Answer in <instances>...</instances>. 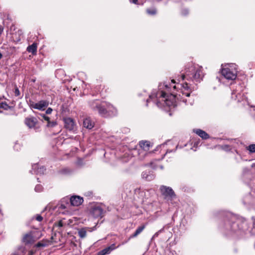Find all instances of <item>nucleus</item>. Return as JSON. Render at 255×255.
I'll use <instances>...</instances> for the list:
<instances>
[{
	"label": "nucleus",
	"mask_w": 255,
	"mask_h": 255,
	"mask_svg": "<svg viewBox=\"0 0 255 255\" xmlns=\"http://www.w3.org/2000/svg\"><path fill=\"white\" fill-rule=\"evenodd\" d=\"M204 76L202 72V68L199 66H195L192 63L189 64L188 67L185 68V74L181 76L182 80L186 78L187 80H191L195 82H200Z\"/></svg>",
	"instance_id": "1"
},
{
	"label": "nucleus",
	"mask_w": 255,
	"mask_h": 255,
	"mask_svg": "<svg viewBox=\"0 0 255 255\" xmlns=\"http://www.w3.org/2000/svg\"><path fill=\"white\" fill-rule=\"evenodd\" d=\"M181 88V100L186 105H192L194 102L193 96H190L192 90L188 86V84L185 82L182 85Z\"/></svg>",
	"instance_id": "2"
},
{
	"label": "nucleus",
	"mask_w": 255,
	"mask_h": 255,
	"mask_svg": "<svg viewBox=\"0 0 255 255\" xmlns=\"http://www.w3.org/2000/svg\"><path fill=\"white\" fill-rule=\"evenodd\" d=\"M222 75L227 79L233 80L237 77V71L234 65L222 68Z\"/></svg>",
	"instance_id": "3"
},
{
	"label": "nucleus",
	"mask_w": 255,
	"mask_h": 255,
	"mask_svg": "<svg viewBox=\"0 0 255 255\" xmlns=\"http://www.w3.org/2000/svg\"><path fill=\"white\" fill-rule=\"evenodd\" d=\"M160 190L165 199H172L176 196L174 191L170 187L162 185L160 187Z\"/></svg>",
	"instance_id": "4"
},
{
	"label": "nucleus",
	"mask_w": 255,
	"mask_h": 255,
	"mask_svg": "<svg viewBox=\"0 0 255 255\" xmlns=\"http://www.w3.org/2000/svg\"><path fill=\"white\" fill-rule=\"evenodd\" d=\"M64 127L67 129L73 132H75L76 130V124L73 119L71 118H66L64 119Z\"/></svg>",
	"instance_id": "5"
},
{
	"label": "nucleus",
	"mask_w": 255,
	"mask_h": 255,
	"mask_svg": "<svg viewBox=\"0 0 255 255\" xmlns=\"http://www.w3.org/2000/svg\"><path fill=\"white\" fill-rule=\"evenodd\" d=\"M90 213L95 218H102L104 216V212L101 207L95 205L91 208Z\"/></svg>",
	"instance_id": "6"
},
{
	"label": "nucleus",
	"mask_w": 255,
	"mask_h": 255,
	"mask_svg": "<svg viewBox=\"0 0 255 255\" xmlns=\"http://www.w3.org/2000/svg\"><path fill=\"white\" fill-rule=\"evenodd\" d=\"M24 123L29 128H37L38 120L34 117H28L25 118Z\"/></svg>",
	"instance_id": "7"
},
{
	"label": "nucleus",
	"mask_w": 255,
	"mask_h": 255,
	"mask_svg": "<svg viewBox=\"0 0 255 255\" xmlns=\"http://www.w3.org/2000/svg\"><path fill=\"white\" fill-rule=\"evenodd\" d=\"M70 201L72 206H78L83 202V199L79 196L74 195L70 198Z\"/></svg>",
	"instance_id": "8"
},
{
	"label": "nucleus",
	"mask_w": 255,
	"mask_h": 255,
	"mask_svg": "<svg viewBox=\"0 0 255 255\" xmlns=\"http://www.w3.org/2000/svg\"><path fill=\"white\" fill-rule=\"evenodd\" d=\"M35 241L31 232L26 234L22 238V242L25 245L32 244Z\"/></svg>",
	"instance_id": "9"
},
{
	"label": "nucleus",
	"mask_w": 255,
	"mask_h": 255,
	"mask_svg": "<svg viewBox=\"0 0 255 255\" xmlns=\"http://www.w3.org/2000/svg\"><path fill=\"white\" fill-rule=\"evenodd\" d=\"M107 103L106 102H101V105L98 108V111L99 114L103 117H108V110L107 108Z\"/></svg>",
	"instance_id": "10"
},
{
	"label": "nucleus",
	"mask_w": 255,
	"mask_h": 255,
	"mask_svg": "<svg viewBox=\"0 0 255 255\" xmlns=\"http://www.w3.org/2000/svg\"><path fill=\"white\" fill-rule=\"evenodd\" d=\"M139 146L140 147L141 150H142L145 152L144 154L145 155L147 153V151L149 150L150 147L152 145L149 141L141 140L139 142Z\"/></svg>",
	"instance_id": "11"
},
{
	"label": "nucleus",
	"mask_w": 255,
	"mask_h": 255,
	"mask_svg": "<svg viewBox=\"0 0 255 255\" xmlns=\"http://www.w3.org/2000/svg\"><path fill=\"white\" fill-rule=\"evenodd\" d=\"M119 246L117 247H119ZM117 248V247H116V245L115 244H113L111 245L110 246L108 247L101 251L99 252L98 254V255H106L107 254H110L112 251L116 249Z\"/></svg>",
	"instance_id": "12"
},
{
	"label": "nucleus",
	"mask_w": 255,
	"mask_h": 255,
	"mask_svg": "<svg viewBox=\"0 0 255 255\" xmlns=\"http://www.w3.org/2000/svg\"><path fill=\"white\" fill-rule=\"evenodd\" d=\"M48 105V102L46 101H40L33 105V108L36 109L42 110Z\"/></svg>",
	"instance_id": "13"
},
{
	"label": "nucleus",
	"mask_w": 255,
	"mask_h": 255,
	"mask_svg": "<svg viewBox=\"0 0 255 255\" xmlns=\"http://www.w3.org/2000/svg\"><path fill=\"white\" fill-rule=\"evenodd\" d=\"M83 126L88 129H92L94 126V122L90 118H87L83 121Z\"/></svg>",
	"instance_id": "14"
},
{
	"label": "nucleus",
	"mask_w": 255,
	"mask_h": 255,
	"mask_svg": "<svg viewBox=\"0 0 255 255\" xmlns=\"http://www.w3.org/2000/svg\"><path fill=\"white\" fill-rule=\"evenodd\" d=\"M193 131L204 139L209 138V135L205 131L200 129H195Z\"/></svg>",
	"instance_id": "15"
},
{
	"label": "nucleus",
	"mask_w": 255,
	"mask_h": 255,
	"mask_svg": "<svg viewBox=\"0 0 255 255\" xmlns=\"http://www.w3.org/2000/svg\"><path fill=\"white\" fill-rule=\"evenodd\" d=\"M101 102L98 100H95L89 102V106L94 111H97L101 105Z\"/></svg>",
	"instance_id": "16"
},
{
	"label": "nucleus",
	"mask_w": 255,
	"mask_h": 255,
	"mask_svg": "<svg viewBox=\"0 0 255 255\" xmlns=\"http://www.w3.org/2000/svg\"><path fill=\"white\" fill-rule=\"evenodd\" d=\"M108 116L115 115L116 113V109L111 104L107 103Z\"/></svg>",
	"instance_id": "17"
},
{
	"label": "nucleus",
	"mask_w": 255,
	"mask_h": 255,
	"mask_svg": "<svg viewBox=\"0 0 255 255\" xmlns=\"http://www.w3.org/2000/svg\"><path fill=\"white\" fill-rule=\"evenodd\" d=\"M27 51L29 53L35 54L37 51V44L34 43L31 45H29L27 48Z\"/></svg>",
	"instance_id": "18"
},
{
	"label": "nucleus",
	"mask_w": 255,
	"mask_h": 255,
	"mask_svg": "<svg viewBox=\"0 0 255 255\" xmlns=\"http://www.w3.org/2000/svg\"><path fill=\"white\" fill-rule=\"evenodd\" d=\"M145 227V225H142L137 228L136 230L134 233L130 236V238H134L136 237L137 235H138L140 233H141L142 231L144 229Z\"/></svg>",
	"instance_id": "19"
},
{
	"label": "nucleus",
	"mask_w": 255,
	"mask_h": 255,
	"mask_svg": "<svg viewBox=\"0 0 255 255\" xmlns=\"http://www.w3.org/2000/svg\"><path fill=\"white\" fill-rule=\"evenodd\" d=\"M78 235L81 238H84L87 236L86 228H82L78 231Z\"/></svg>",
	"instance_id": "20"
},
{
	"label": "nucleus",
	"mask_w": 255,
	"mask_h": 255,
	"mask_svg": "<svg viewBox=\"0 0 255 255\" xmlns=\"http://www.w3.org/2000/svg\"><path fill=\"white\" fill-rule=\"evenodd\" d=\"M68 200L67 199L63 198L62 200V203L59 206V208L61 209H65L67 208V206L69 205V203L67 202Z\"/></svg>",
	"instance_id": "21"
},
{
	"label": "nucleus",
	"mask_w": 255,
	"mask_h": 255,
	"mask_svg": "<svg viewBox=\"0 0 255 255\" xmlns=\"http://www.w3.org/2000/svg\"><path fill=\"white\" fill-rule=\"evenodd\" d=\"M46 169L44 167H41L37 168L36 170L34 171L35 173L37 174H43L45 171Z\"/></svg>",
	"instance_id": "22"
},
{
	"label": "nucleus",
	"mask_w": 255,
	"mask_h": 255,
	"mask_svg": "<svg viewBox=\"0 0 255 255\" xmlns=\"http://www.w3.org/2000/svg\"><path fill=\"white\" fill-rule=\"evenodd\" d=\"M146 12L148 14H150V15H154L156 14V10L155 8H147L146 9Z\"/></svg>",
	"instance_id": "23"
},
{
	"label": "nucleus",
	"mask_w": 255,
	"mask_h": 255,
	"mask_svg": "<svg viewBox=\"0 0 255 255\" xmlns=\"http://www.w3.org/2000/svg\"><path fill=\"white\" fill-rule=\"evenodd\" d=\"M247 149L251 153L255 152V144H252L247 147Z\"/></svg>",
	"instance_id": "24"
},
{
	"label": "nucleus",
	"mask_w": 255,
	"mask_h": 255,
	"mask_svg": "<svg viewBox=\"0 0 255 255\" xmlns=\"http://www.w3.org/2000/svg\"><path fill=\"white\" fill-rule=\"evenodd\" d=\"M139 196L142 198V201H144V198L145 196V191L144 190H140L139 189L137 191Z\"/></svg>",
	"instance_id": "25"
},
{
	"label": "nucleus",
	"mask_w": 255,
	"mask_h": 255,
	"mask_svg": "<svg viewBox=\"0 0 255 255\" xmlns=\"http://www.w3.org/2000/svg\"><path fill=\"white\" fill-rule=\"evenodd\" d=\"M0 108L4 110H7L9 108L8 105L5 103H0Z\"/></svg>",
	"instance_id": "26"
},
{
	"label": "nucleus",
	"mask_w": 255,
	"mask_h": 255,
	"mask_svg": "<svg viewBox=\"0 0 255 255\" xmlns=\"http://www.w3.org/2000/svg\"><path fill=\"white\" fill-rule=\"evenodd\" d=\"M56 122L54 121L51 122L50 121L47 124V126L48 127H54L56 125Z\"/></svg>",
	"instance_id": "27"
},
{
	"label": "nucleus",
	"mask_w": 255,
	"mask_h": 255,
	"mask_svg": "<svg viewBox=\"0 0 255 255\" xmlns=\"http://www.w3.org/2000/svg\"><path fill=\"white\" fill-rule=\"evenodd\" d=\"M42 190V187L41 185H37L35 187V191L36 192H40Z\"/></svg>",
	"instance_id": "28"
},
{
	"label": "nucleus",
	"mask_w": 255,
	"mask_h": 255,
	"mask_svg": "<svg viewBox=\"0 0 255 255\" xmlns=\"http://www.w3.org/2000/svg\"><path fill=\"white\" fill-rule=\"evenodd\" d=\"M47 246L46 244L43 243L42 242H38L37 244H36L35 247L37 248L39 247H44Z\"/></svg>",
	"instance_id": "29"
},
{
	"label": "nucleus",
	"mask_w": 255,
	"mask_h": 255,
	"mask_svg": "<svg viewBox=\"0 0 255 255\" xmlns=\"http://www.w3.org/2000/svg\"><path fill=\"white\" fill-rule=\"evenodd\" d=\"M14 93L15 96H18L20 95L19 90L17 87H15Z\"/></svg>",
	"instance_id": "30"
},
{
	"label": "nucleus",
	"mask_w": 255,
	"mask_h": 255,
	"mask_svg": "<svg viewBox=\"0 0 255 255\" xmlns=\"http://www.w3.org/2000/svg\"><path fill=\"white\" fill-rule=\"evenodd\" d=\"M36 220L39 222H41L43 220V217L40 215H37L36 216Z\"/></svg>",
	"instance_id": "31"
},
{
	"label": "nucleus",
	"mask_w": 255,
	"mask_h": 255,
	"mask_svg": "<svg viewBox=\"0 0 255 255\" xmlns=\"http://www.w3.org/2000/svg\"><path fill=\"white\" fill-rule=\"evenodd\" d=\"M160 97L165 98L166 97V94L164 92L161 91L160 93Z\"/></svg>",
	"instance_id": "32"
},
{
	"label": "nucleus",
	"mask_w": 255,
	"mask_h": 255,
	"mask_svg": "<svg viewBox=\"0 0 255 255\" xmlns=\"http://www.w3.org/2000/svg\"><path fill=\"white\" fill-rule=\"evenodd\" d=\"M64 226L62 220H60L58 223V226L59 227H62Z\"/></svg>",
	"instance_id": "33"
},
{
	"label": "nucleus",
	"mask_w": 255,
	"mask_h": 255,
	"mask_svg": "<svg viewBox=\"0 0 255 255\" xmlns=\"http://www.w3.org/2000/svg\"><path fill=\"white\" fill-rule=\"evenodd\" d=\"M52 111V109L50 108H49L47 109V110L46 111V113L47 114H50L51 113Z\"/></svg>",
	"instance_id": "34"
},
{
	"label": "nucleus",
	"mask_w": 255,
	"mask_h": 255,
	"mask_svg": "<svg viewBox=\"0 0 255 255\" xmlns=\"http://www.w3.org/2000/svg\"><path fill=\"white\" fill-rule=\"evenodd\" d=\"M188 13V10L186 9H183L182 10V13L183 15H186Z\"/></svg>",
	"instance_id": "35"
},
{
	"label": "nucleus",
	"mask_w": 255,
	"mask_h": 255,
	"mask_svg": "<svg viewBox=\"0 0 255 255\" xmlns=\"http://www.w3.org/2000/svg\"><path fill=\"white\" fill-rule=\"evenodd\" d=\"M43 118L47 122V123L50 122V118L48 117L44 116Z\"/></svg>",
	"instance_id": "36"
},
{
	"label": "nucleus",
	"mask_w": 255,
	"mask_h": 255,
	"mask_svg": "<svg viewBox=\"0 0 255 255\" xmlns=\"http://www.w3.org/2000/svg\"><path fill=\"white\" fill-rule=\"evenodd\" d=\"M153 95H150L149 98L147 99L146 102L148 103L149 102V101L153 98Z\"/></svg>",
	"instance_id": "37"
},
{
	"label": "nucleus",
	"mask_w": 255,
	"mask_h": 255,
	"mask_svg": "<svg viewBox=\"0 0 255 255\" xmlns=\"http://www.w3.org/2000/svg\"><path fill=\"white\" fill-rule=\"evenodd\" d=\"M142 176L143 178H145L147 180H149L150 178H149V177L146 175V176H145V173L144 172L142 173Z\"/></svg>",
	"instance_id": "38"
},
{
	"label": "nucleus",
	"mask_w": 255,
	"mask_h": 255,
	"mask_svg": "<svg viewBox=\"0 0 255 255\" xmlns=\"http://www.w3.org/2000/svg\"><path fill=\"white\" fill-rule=\"evenodd\" d=\"M3 30V28L1 26H0V34H1L2 33Z\"/></svg>",
	"instance_id": "39"
},
{
	"label": "nucleus",
	"mask_w": 255,
	"mask_h": 255,
	"mask_svg": "<svg viewBox=\"0 0 255 255\" xmlns=\"http://www.w3.org/2000/svg\"><path fill=\"white\" fill-rule=\"evenodd\" d=\"M132 2L135 4L137 3V0H132Z\"/></svg>",
	"instance_id": "40"
},
{
	"label": "nucleus",
	"mask_w": 255,
	"mask_h": 255,
	"mask_svg": "<svg viewBox=\"0 0 255 255\" xmlns=\"http://www.w3.org/2000/svg\"><path fill=\"white\" fill-rule=\"evenodd\" d=\"M13 48L11 47H6V49H8L9 50H11Z\"/></svg>",
	"instance_id": "41"
},
{
	"label": "nucleus",
	"mask_w": 255,
	"mask_h": 255,
	"mask_svg": "<svg viewBox=\"0 0 255 255\" xmlns=\"http://www.w3.org/2000/svg\"><path fill=\"white\" fill-rule=\"evenodd\" d=\"M253 219L254 220V225L255 226V217H253Z\"/></svg>",
	"instance_id": "42"
},
{
	"label": "nucleus",
	"mask_w": 255,
	"mask_h": 255,
	"mask_svg": "<svg viewBox=\"0 0 255 255\" xmlns=\"http://www.w3.org/2000/svg\"><path fill=\"white\" fill-rule=\"evenodd\" d=\"M37 165L35 164V165H34V166H33V168H34V169H36V168H37Z\"/></svg>",
	"instance_id": "43"
},
{
	"label": "nucleus",
	"mask_w": 255,
	"mask_h": 255,
	"mask_svg": "<svg viewBox=\"0 0 255 255\" xmlns=\"http://www.w3.org/2000/svg\"><path fill=\"white\" fill-rule=\"evenodd\" d=\"M2 54L0 53V59L2 58Z\"/></svg>",
	"instance_id": "44"
},
{
	"label": "nucleus",
	"mask_w": 255,
	"mask_h": 255,
	"mask_svg": "<svg viewBox=\"0 0 255 255\" xmlns=\"http://www.w3.org/2000/svg\"><path fill=\"white\" fill-rule=\"evenodd\" d=\"M165 86L166 87V88H169L168 86V85H165Z\"/></svg>",
	"instance_id": "45"
},
{
	"label": "nucleus",
	"mask_w": 255,
	"mask_h": 255,
	"mask_svg": "<svg viewBox=\"0 0 255 255\" xmlns=\"http://www.w3.org/2000/svg\"><path fill=\"white\" fill-rule=\"evenodd\" d=\"M172 82L173 83H175V81H174V80H172Z\"/></svg>",
	"instance_id": "46"
},
{
	"label": "nucleus",
	"mask_w": 255,
	"mask_h": 255,
	"mask_svg": "<svg viewBox=\"0 0 255 255\" xmlns=\"http://www.w3.org/2000/svg\"><path fill=\"white\" fill-rule=\"evenodd\" d=\"M173 88L175 89L176 88V86H173Z\"/></svg>",
	"instance_id": "47"
},
{
	"label": "nucleus",
	"mask_w": 255,
	"mask_h": 255,
	"mask_svg": "<svg viewBox=\"0 0 255 255\" xmlns=\"http://www.w3.org/2000/svg\"><path fill=\"white\" fill-rule=\"evenodd\" d=\"M141 149H139V151H140V152H139V153H141Z\"/></svg>",
	"instance_id": "48"
},
{
	"label": "nucleus",
	"mask_w": 255,
	"mask_h": 255,
	"mask_svg": "<svg viewBox=\"0 0 255 255\" xmlns=\"http://www.w3.org/2000/svg\"><path fill=\"white\" fill-rule=\"evenodd\" d=\"M141 149H139V151H140V152H139V153H141Z\"/></svg>",
	"instance_id": "49"
}]
</instances>
